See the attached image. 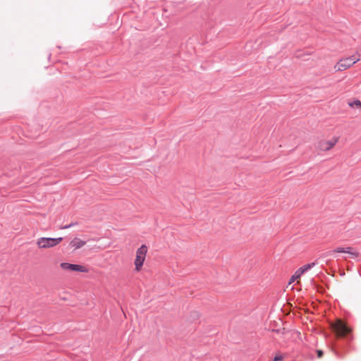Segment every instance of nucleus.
I'll return each mask as SVG.
<instances>
[{
  "label": "nucleus",
  "instance_id": "obj_1",
  "mask_svg": "<svg viewBox=\"0 0 361 361\" xmlns=\"http://www.w3.org/2000/svg\"><path fill=\"white\" fill-rule=\"evenodd\" d=\"M330 329L335 335V340L329 344L330 348L338 358H343L348 350L350 341L353 339L351 330L341 320L331 322Z\"/></svg>",
  "mask_w": 361,
  "mask_h": 361
},
{
  "label": "nucleus",
  "instance_id": "obj_2",
  "mask_svg": "<svg viewBox=\"0 0 361 361\" xmlns=\"http://www.w3.org/2000/svg\"><path fill=\"white\" fill-rule=\"evenodd\" d=\"M360 60V58L357 57L356 54H353L349 57L340 59L339 61L335 65L334 68L336 71H343L350 68Z\"/></svg>",
  "mask_w": 361,
  "mask_h": 361
},
{
  "label": "nucleus",
  "instance_id": "obj_3",
  "mask_svg": "<svg viewBox=\"0 0 361 361\" xmlns=\"http://www.w3.org/2000/svg\"><path fill=\"white\" fill-rule=\"evenodd\" d=\"M63 240L62 237L59 238H45L42 237L37 239V245L39 248H50L57 245Z\"/></svg>",
  "mask_w": 361,
  "mask_h": 361
},
{
  "label": "nucleus",
  "instance_id": "obj_4",
  "mask_svg": "<svg viewBox=\"0 0 361 361\" xmlns=\"http://www.w3.org/2000/svg\"><path fill=\"white\" fill-rule=\"evenodd\" d=\"M60 267L64 270H69L71 271L87 273L89 271L88 269L83 265L71 264L68 262L61 263Z\"/></svg>",
  "mask_w": 361,
  "mask_h": 361
},
{
  "label": "nucleus",
  "instance_id": "obj_5",
  "mask_svg": "<svg viewBox=\"0 0 361 361\" xmlns=\"http://www.w3.org/2000/svg\"><path fill=\"white\" fill-rule=\"evenodd\" d=\"M316 264V262H312L307 264L303 265L302 267H300L295 273L292 275L290 277L288 283L290 284L293 283L295 280L300 279L301 275H302L304 273L312 269L313 267H314Z\"/></svg>",
  "mask_w": 361,
  "mask_h": 361
},
{
  "label": "nucleus",
  "instance_id": "obj_6",
  "mask_svg": "<svg viewBox=\"0 0 361 361\" xmlns=\"http://www.w3.org/2000/svg\"><path fill=\"white\" fill-rule=\"evenodd\" d=\"M331 253H347L351 255L353 257L355 258L358 257L359 253L356 251H353V248L350 247H336V249L330 251L329 252V255Z\"/></svg>",
  "mask_w": 361,
  "mask_h": 361
},
{
  "label": "nucleus",
  "instance_id": "obj_7",
  "mask_svg": "<svg viewBox=\"0 0 361 361\" xmlns=\"http://www.w3.org/2000/svg\"><path fill=\"white\" fill-rule=\"evenodd\" d=\"M86 244V241L82 240L78 238H74L70 242V246L74 247L75 250H78Z\"/></svg>",
  "mask_w": 361,
  "mask_h": 361
},
{
  "label": "nucleus",
  "instance_id": "obj_8",
  "mask_svg": "<svg viewBox=\"0 0 361 361\" xmlns=\"http://www.w3.org/2000/svg\"><path fill=\"white\" fill-rule=\"evenodd\" d=\"M145 257H141L140 255H136L135 259V270L139 271L145 262Z\"/></svg>",
  "mask_w": 361,
  "mask_h": 361
},
{
  "label": "nucleus",
  "instance_id": "obj_9",
  "mask_svg": "<svg viewBox=\"0 0 361 361\" xmlns=\"http://www.w3.org/2000/svg\"><path fill=\"white\" fill-rule=\"evenodd\" d=\"M337 142V139L325 141L322 145L325 150H329L331 149Z\"/></svg>",
  "mask_w": 361,
  "mask_h": 361
},
{
  "label": "nucleus",
  "instance_id": "obj_10",
  "mask_svg": "<svg viewBox=\"0 0 361 361\" xmlns=\"http://www.w3.org/2000/svg\"><path fill=\"white\" fill-rule=\"evenodd\" d=\"M147 252V247L145 245H142L136 251V255L145 257Z\"/></svg>",
  "mask_w": 361,
  "mask_h": 361
},
{
  "label": "nucleus",
  "instance_id": "obj_11",
  "mask_svg": "<svg viewBox=\"0 0 361 361\" xmlns=\"http://www.w3.org/2000/svg\"><path fill=\"white\" fill-rule=\"evenodd\" d=\"M349 105L352 107L356 106L361 109V102L359 99H355L353 102L349 103Z\"/></svg>",
  "mask_w": 361,
  "mask_h": 361
},
{
  "label": "nucleus",
  "instance_id": "obj_12",
  "mask_svg": "<svg viewBox=\"0 0 361 361\" xmlns=\"http://www.w3.org/2000/svg\"><path fill=\"white\" fill-rule=\"evenodd\" d=\"M283 359V356L282 355H276L273 361H281Z\"/></svg>",
  "mask_w": 361,
  "mask_h": 361
},
{
  "label": "nucleus",
  "instance_id": "obj_13",
  "mask_svg": "<svg viewBox=\"0 0 361 361\" xmlns=\"http://www.w3.org/2000/svg\"><path fill=\"white\" fill-rule=\"evenodd\" d=\"M316 353L318 358H321L324 355V351L322 350H317Z\"/></svg>",
  "mask_w": 361,
  "mask_h": 361
},
{
  "label": "nucleus",
  "instance_id": "obj_14",
  "mask_svg": "<svg viewBox=\"0 0 361 361\" xmlns=\"http://www.w3.org/2000/svg\"><path fill=\"white\" fill-rule=\"evenodd\" d=\"M71 228V224H67V225H65V226H63L60 227L61 229H68V228Z\"/></svg>",
  "mask_w": 361,
  "mask_h": 361
},
{
  "label": "nucleus",
  "instance_id": "obj_15",
  "mask_svg": "<svg viewBox=\"0 0 361 361\" xmlns=\"http://www.w3.org/2000/svg\"><path fill=\"white\" fill-rule=\"evenodd\" d=\"M70 224L71 225V227H73V226H75V225H78V223L77 221H75V222H72V223H71Z\"/></svg>",
  "mask_w": 361,
  "mask_h": 361
},
{
  "label": "nucleus",
  "instance_id": "obj_16",
  "mask_svg": "<svg viewBox=\"0 0 361 361\" xmlns=\"http://www.w3.org/2000/svg\"><path fill=\"white\" fill-rule=\"evenodd\" d=\"M193 314H195L194 317H195L197 318L199 317V313L198 312H193Z\"/></svg>",
  "mask_w": 361,
  "mask_h": 361
},
{
  "label": "nucleus",
  "instance_id": "obj_17",
  "mask_svg": "<svg viewBox=\"0 0 361 361\" xmlns=\"http://www.w3.org/2000/svg\"><path fill=\"white\" fill-rule=\"evenodd\" d=\"M341 276H344V275H345V273H344V272H343V273H341Z\"/></svg>",
  "mask_w": 361,
  "mask_h": 361
}]
</instances>
